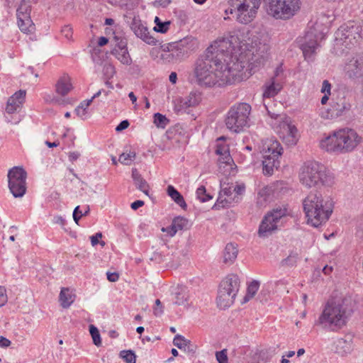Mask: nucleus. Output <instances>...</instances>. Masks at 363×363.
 I'll return each instance as SVG.
<instances>
[{"label":"nucleus","instance_id":"nucleus-1","mask_svg":"<svg viewBox=\"0 0 363 363\" xmlns=\"http://www.w3.org/2000/svg\"><path fill=\"white\" fill-rule=\"evenodd\" d=\"M215 64L213 58L206 54L197 60L195 75L200 85L222 86L234 83L238 78V64L229 67L225 65Z\"/></svg>","mask_w":363,"mask_h":363},{"label":"nucleus","instance_id":"nucleus-2","mask_svg":"<svg viewBox=\"0 0 363 363\" xmlns=\"http://www.w3.org/2000/svg\"><path fill=\"white\" fill-rule=\"evenodd\" d=\"M352 313V299L350 296H333L325 303L314 325L335 331L346 325Z\"/></svg>","mask_w":363,"mask_h":363},{"label":"nucleus","instance_id":"nucleus-3","mask_svg":"<svg viewBox=\"0 0 363 363\" xmlns=\"http://www.w3.org/2000/svg\"><path fill=\"white\" fill-rule=\"evenodd\" d=\"M307 223L318 228L325 223L333 213L334 202L330 196L318 191H311L303 201Z\"/></svg>","mask_w":363,"mask_h":363},{"label":"nucleus","instance_id":"nucleus-4","mask_svg":"<svg viewBox=\"0 0 363 363\" xmlns=\"http://www.w3.org/2000/svg\"><path fill=\"white\" fill-rule=\"evenodd\" d=\"M362 142V138L350 128L334 131L320 142L322 149L328 152L347 153L354 150Z\"/></svg>","mask_w":363,"mask_h":363},{"label":"nucleus","instance_id":"nucleus-5","mask_svg":"<svg viewBox=\"0 0 363 363\" xmlns=\"http://www.w3.org/2000/svg\"><path fill=\"white\" fill-rule=\"evenodd\" d=\"M299 180L307 188L331 186L335 183L333 174L323 164L316 161H307L301 166Z\"/></svg>","mask_w":363,"mask_h":363},{"label":"nucleus","instance_id":"nucleus-6","mask_svg":"<svg viewBox=\"0 0 363 363\" xmlns=\"http://www.w3.org/2000/svg\"><path fill=\"white\" fill-rule=\"evenodd\" d=\"M239 39L238 36L231 35L230 38H223L216 40L206 50V55H211L216 62V65H225L229 67H234V64H238L240 69L238 70V76L240 78V72L244 68V66L238 60L236 56H233V52L235 50V43L236 40Z\"/></svg>","mask_w":363,"mask_h":363},{"label":"nucleus","instance_id":"nucleus-7","mask_svg":"<svg viewBox=\"0 0 363 363\" xmlns=\"http://www.w3.org/2000/svg\"><path fill=\"white\" fill-rule=\"evenodd\" d=\"M363 37V22L349 21L335 32V47L344 52L354 46Z\"/></svg>","mask_w":363,"mask_h":363},{"label":"nucleus","instance_id":"nucleus-8","mask_svg":"<svg viewBox=\"0 0 363 363\" xmlns=\"http://www.w3.org/2000/svg\"><path fill=\"white\" fill-rule=\"evenodd\" d=\"M262 0H228L230 7L225 11L235 14L236 20L243 24H247L255 18Z\"/></svg>","mask_w":363,"mask_h":363},{"label":"nucleus","instance_id":"nucleus-9","mask_svg":"<svg viewBox=\"0 0 363 363\" xmlns=\"http://www.w3.org/2000/svg\"><path fill=\"white\" fill-rule=\"evenodd\" d=\"M251 106L247 103H240L233 106L225 117V125L233 133H240L248 125Z\"/></svg>","mask_w":363,"mask_h":363},{"label":"nucleus","instance_id":"nucleus-10","mask_svg":"<svg viewBox=\"0 0 363 363\" xmlns=\"http://www.w3.org/2000/svg\"><path fill=\"white\" fill-rule=\"evenodd\" d=\"M282 151L283 148L277 140L271 139L264 144L262 149L264 174L272 175L274 169H278Z\"/></svg>","mask_w":363,"mask_h":363},{"label":"nucleus","instance_id":"nucleus-11","mask_svg":"<svg viewBox=\"0 0 363 363\" xmlns=\"http://www.w3.org/2000/svg\"><path fill=\"white\" fill-rule=\"evenodd\" d=\"M240 288V279L236 274H230L220 283L217 304L220 308L230 307L235 301Z\"/></svg>","mask_w":363,"mask_h":363},{"label":"nucleus","instance_id":"nucleus-12","mask_svg":"<svg viewBox=\"0 0 363 363\" xmlns=\"http://www.w3.org/2000/svg\"><path fill=\"white\" fill-rule=\"evenodd\" d=\"M300 0H269V12L277 19H289L300 10Z\"/></svg>","mask_w":363,"mask_h":363},{"label":"nucleus","instance_id":"nucleus-13","mask_svg":"<svg viewBox=\"0 0 363 363\" xmlns=\"http://www.w3.org/2000/svg\"><path fill=\"white\" fill-rule=\"evenodd\" d=\"M264 106L271 118L278 121L279 134L283 141L288 145H295L298 140V130L294 125L291 124V118L285 115L272 113L265 102H264Z\"/></svg>","mask_w":363,"mask_h":363},{"label":"nucleus","instance_id":"nucleus-14","mask_svg":"<svg viewBox=\"0 0 363 363\" xmlns=\"http://www.w3.org/2000/svg\"><path fill=\"white\" fill-rule=\"evenodd\" d=\"M196 40L193 38H186L173 45L172 48L162 52L161 60L165 63H175L183 57L187 56L190 51L196 46Z\"/></svg>","mask_w":363,"mask_h":363},{"label":"nucleus","instance_id":"nucleus-15","mask_svg":"<svg viewBox=\"0 0 363 363\" xmlns=\"http://www.w3.org/2000/svg\"><path fill=\"white\" fill-rule=\"evenodd\" d=\"M26 178L27 173L21 167H13L9 170V188L15 198L22 197L26 194Z\"/></svg>","mask_w":363,"mask_h":363},{"label":"nucleus","instance_id":"nucleus-16","mask_svg":"<svg viewBox=\"0 0 363 363\" xmlns=\"http://www.w3.org/2000/svg\"><path fill=\"white\" fill-rule=\"evenodd\" d=\"M286 208H276L269 212L263 218L258 230L259 237H267L277 228L281 218L286 216Z\"/></svg>","mask_w":363,"mask_h":363},{"label":"nucleus","instance_id":"nucleus-17","mask_svg":"<svg viewBox=\"0 0 363 363\" xmlns=\"http://www.w3.org/2000/svg\"><path fill=\"white\" fill-rule=\"evenodd\" d=\"M249 41L250 38H248L247 40H242L240 41L238 46L241 49L242 47H245L244 49L251 52L252 57L249 60V62L250 65L252 66V68L257 67L264 65L267 58V53L265 45L259 46L258 48H255L252 45L254 42L252 40L250 43Z\"/></svg>","mask_w":363,"mask_h":363},{"label":"nucleus","instance_id":"nucleus-18","mask_svg":"<svg viewBox=\"0 0 363 363\" xmlns=\"http://www.w3.org/2000/svg\"><path fill=\"white\" fill-rule=\"evenodd\" d=\"M344 72L350 79L363 78V53H356L348 58L344 67Z\"/></svg>","mask_w":363,"mask_h":363},{"label":"nucleus","instance_id":"nucleus-19","mask_svg":"<svg viewBox=\"0 0 363 363\" xmlns=\"http://www.w3.org/2000/svg\"><path fill=\"white\" fill-rule=\"evenodd\" d=\"M300 48L303 52L305 59L313 60L315 51L318 48L317 36L313 31L311 30L306 33L301 41Z\"/></svg>","mask_w":363,"mask_h":363},{"label":"nucleus","instance_id":"nucleus-20","mask_svg":"<svg viewBox=\"0 0 363 363\" xmlns=\"http://www.w3.org/2000/svg\"><path fill=\"white\" fill-rule=\"evenodd\" d=\"M130 28L135 35L149 45H155L157 40L150 35L147 28L137 18H133Z\"/></svg>","mask_w":363,"mask_h":363},{"label":"nucleus","instance_id":"nucleus-21","mask_svg":"<svg viewBox=\"0 0 363 363\" xmlns=\"http://www.w3.org/2000/svg\"><path fill=\"white\" fill-rule=\"evenodd\" d=\"M111 54L114 55L123 65H129L131 64L132 60L126 48L125 43L121 42L111 51Z\"/></svg>","mask_w":363,"mask_h":363},{"label":"nucleus","instance_id":"nucleus-22","mask_svg":"<svg viewBox=\"0 0 363 363\" xmlns=\"http://www.w3.org/2000/svg\"><path fill=\"white\" fill-rule=\"evenodd\" d=\"M72 89L71 79L66 74L61 77L55 84L56 92L62 96H66Z\"/></svg>","mask_w":363,"mask_h":363},{"label":"nucleus","instance_id":"nucleus-23","mask_svg":"<svg viewBox=\"0 0 363 363\" xmlns=\"http://www.w3.org/2000/svg\"><path fill=\"white\" fill-rule=\"evenodd\" d=\"M351 340H347L343 338L337 339L334 342V351L341 357L347 356L352 352Z\"/></svg>","mask_w":363,"mask_h":363},{"label":"nucleus","instance_id":"nucleus-24","mask_svg":"<svg viewBox=\"0 0 363 363\" xmlns=\"http://www.w3.org/2000/svg\"><path fill=\"white\" fill-rule=\"evenodd\" d=\"M282 89V84L279 79H271L270 82L266 84L265 89L263 92V99H269L276 96Z\"/></svg>","mask_w":363,"mask_h":363},{"label":"nucleus","instance_id":"nucleus-25","mask_svg":"<svg viewBox=\"0 0 363 363\" xmlns=\"http://www.w3.org/2000/svg\"><path fill=\"white\" fill-rule=\"evenodd\" d=\"M188 220L184 217H177L173 220L170 225L169 229L162 228V231H167L171 236H174L178 230H182L186 228L188 225Z\"/></svg>","mask_w":363,"mask_h":363},{"label":"nucleus","instance_id":"nucleus-26","mask_svg":"<svg viewBox=\"0 0 363 363\" xmlns=\"http://www.w3.org/2000/svg\"><path fill=\"white\" fill-rule=\"evenodd\" d=\"M272 192V188L268 186H264L259 190L257 196V205L259 208H264L270 202Z\"/></svg>","mask_w":363,"mask_h":363},{"label":"nucleus","instance_id":"nucleus-27","mask_svg":"<svg viewBox=\"0 0 363 363\" xmlns=\"http://www.w3.org/2000/svg\"><path fill=\"white\" fill-rule=\"evenodd\" d=\"M132 178L137 189L149 196V185L137 169H132Z\"/></svg>","mask_w":363,"mask_h":363},{"label":"nucleus","instance_id":"nucleus-28","mask_svg":"<svg viewBox=\"0 0 363 363\" xmlns=\"http://www.w3.org/2000/svg\"><path fill=\"white\" fill-rule=\"evenodd\" d=\"M238 250L237 246L233 243L226 245L223 252V262L227 264H232L237 258Z\"/></svg>","mask_w":363,"mask_h":363},{"label":"nucleus","instance_id":"nucleus-29","mask_svg":"<svg viewBox=\"0 0 363 363\" xmlns=\"http://www.w3.org/2000/svg\"><path fill=\"white\" fill-rule=\"evenodd\" d=\"M18 26L20 30L24 33H31L35 30V24L33 23L30 16L24 15L22 17H17Z\"/></svg>","mask_w":363,"mask_h":363},{"label":"nucleus","instance_id":"nucleus-30","mask_svg":"<svg viewBox=\"0 0 363 363\" xmlns=\"http://www.w3.org/2000/svg\"><path fill=\"white\" fill-rule=\"evenodd\" d=\"M168 196L182 208H186V203L183 196L172 185H169L167 189Z\"/></svg>","mask_w":363,"mask_h":363},{"label":"nucleus","instance_id":"nucleus-31","mask_svg":"<svg viewBox=\"0 0 363 363\" xmlns=\"http://www.w3.org/2000/svg\"><path fill=\"white\" fill-rule=\"evenodd\" d=\"M59 301L64 308H67L74 301V296L68 288H62L60 293Z\"/></svg>","mask_w":363,"mask_h":363},{"label":"nucleus","instance_id":"nucleus-32","mask_svg":"<svg viewBox=\"0 0 363 363\" xmlns=\"http://www.w3.org/2000/svg\"><path fill=\"white\" fill-rule=\"evenodd\" d=\"M333 108L337 112V116H341L344 112L350 110L351 104L348 99L343 97L334 104Z\"/></svg>","mask_w":363,"mask_h":363},{"label":"nucleus","instance_id":"nucleus-33","mask_svg":"<svg viewBox=\"0 0 363 363\" xmlns=\"http://www.w3.org/2000/svg\"><path fill=\"white\" fill-rule=\"evenodd\" d=\"M233 186H229L228 188H223L220 192V196L218 199V202L223 203V201H225L227 203H230L231 200L233 199L231 196L233 193Z\"/></svg>","mask_w":363,"mask_h":363},{"label":"nucleus","instance_id":"nucleus-34","mask_svg":"<svg viewBox=\"0 0 363 363\" xmlns=\"http://www.w3.org/2000/svg\"><path fill=\"white\" fill-rule=\"evenodd\" d=\"M201 100V94L198 91H191L186 98L184 104L187 107H192L198 105Z\"/></svg>","mask_w":363,"mask_h":363},{"label":"nucleus","instance_id":"nucleus-35","mask_svg":"<svg viewBox=\"0 0 363 363\" xmlns=\"http://www.w3.org/2000/svg\"><path fill=\"white\" fill-rule=\"evenodd\" d=\"M30 4L29 0H22L20 6L17 9V17H22L24 15L30 16Z\"/></svg>","mask_w":363,"mask_h":363},{"label":"nucleus","instance_id":"nucleus-36","mask_svg":"<svg viewBox=\"0 0 363 363\" xmlns=\"http://www.w3.org/2000/svg\"><path fill=\"white\" fill-rule=\"evenodd\" d=\"M259 281H255V280L252 281L250 284V285L248 286L247 289V294L244 298L245 302L248 301L250 298L254 297V296L256 294L257 291L259 289Z\"/></svg>","mask_w":363,"mask_h":363},{"label":"nucleus","instance_id":"nucleus-37","mask_svg":"<svg viewBox=\"0 0 363 363\" xmlns=\"http://www.w3.org/2000/svg\"><path fill=\"white\" fill-rule=\"evenodd\" d=\"M187 295L184 288H178L174 293L175 301L174 303L176 305H182L187 301Z\"/></svg>","mask_w":363,"mask_h":363},{"label":"nucleus","instance_id":"nucleus-38","mask_svg":"<svg viewBox=\"0 0 363 363\" xmlns=\"http://www.w3.org/2000/svg\"><path fill=\"white\" fill-rule=\"evenodd\" d=\"M136 157V153L135 152L130 151L129 152H123L120 155L118 161L125 165H130L135 160Z\"/></svg>","mask_w":363,"mask_h":363},{"label":"nucleus","instance_id":"nucleus-39","mask_svg":"<svg viewBox=\"0 0 363 363\" xmlns=\"http://www.w3.org/2000/svg\"><path fill=\"white\" fill-rule=\"evenodd\" d=\"M173 344L179 349H186V347H189L191 342L182 335H177L173 340Z\"/></svg>","mask_w":363,"mask_h":363},{"label":"nucleus","instance_id":"nucleus-40","mask_svg":"<svg viewBox=\"0 0 363 363\" xmlns=\"http://www.w3.org/2000/svg\"><path fill=\"white\" fill-rule=\"evenodd\" d=\"M120 357L126 363H135L136 362L135 354L132 350H123V351H121L120 352Z\"/></svg>","mask_w":363,"mask_h":363},{"label":"nucleus","instance_id":"nucleus-41","mask_svg":"<svg viewBox=\"0 0 363 363\" xmlns=\"http://www.w3.org/2000/svg\"><path fill=\"white\" fill-rule=\"evenodd\" d=\"M89 333L93 339V342L96 346H100L101 345V339L100 336V333L96 327L94 325H89Z\"/></svg>","mask_w":363,"mask_h":363},{"label":"nucleus","instance_id":"nucleus-42","mask_svg":"<svg viewBox=\"0 0 363 363\" xmlns=\"http://www.w3.org/2000/svg\"><path fill=\"white\" fill-rule=\"evenodd\" d=\"M298 259V255L297 253H291L286 259L281 262L282 266L294 267L296 264Z\"/></svg>","mask_w":363,"mask_h":363},{"label":"nucleus","instance_id":"nucleus-43","mask_svg":"<svg viewBox=\"0 0 363 363\" xmlns=\"http://www.w3.org/2000/svg\"><path fill=\"white\" fill-rule=\"evenodd\" d=\"M196 196H197V198L201 202H206L212 199V196L210 194L206 193V188L203 186H201L197 189Z\"/></svg>","mask_w":363,"mask_h":363},{"label":"nucleus","instance_id":"nucleus-44","mask_svg":"<svg viewBox=\"0 0 363 363\" xmlns=\"http://www.w3.org/2000/svg\"><path fill=\"white\" fill-rule=\"evenodd\" d=\"M169 120L162 114L160 113H156L154 115V123L155 124L160 128H164Z\"/></svg>","mask_w":363,"mask_h":363},{"label":"nucleus","instance_id":"nucleus-45","mask_svg":"<svg viewBox=\"0 0 363 363\" xmlns=\"http://www.w3.org/2000/svg\"><path fill=\"white\" fill-rule=\"evenodd\" d=\"M22 104L20 103V101H13L11 102L10 99H9L6 107V111L9 113H13L16 111L21 106Z\"/></svg>","mask_w":363,"mask_h":363},{"label":"nucleus","instance_id":"nucleus-46","mask_svg":"<svg viewBox=\"0 0 363 363\" xmlns=\"http://www.w3.org/2000/svg\"><path fill=\"white\" fill-rule=\"evenodd\" d=\"M216 152L217 155L223 156L224 162L229 163L230 160H231L228 150L225 147L218 145Z\"/></svg>","mask_w":363,"mask_h":363},{"label":"nucleus","instance_id":"nucleus-47","mask_svg":"<svg viewBox=\"0 0 363 363\" xmlns=\"http://www.w3.org/2000/svg\"><path fill=\"white\" fill-rule=\"evenodd\" d=\"M103 72L106 78L111 79L116 73L115 67L110 63H106L104 65Z\"/></svg>","mask_w":363,"mask_h":363},{"label":"nucleus","instance_id":"nucleus-48","mask_svg":"<svg viewBox=\"0 0 363 363\" xmlns=\"http://www.w3.org/2000/svg\"><path fill=\"white\" fill-rule=\"evenodd\" d=\"M26 91L24 90H19L18 91H16L13 96H11L9 99H10V101L11 102H13V101H20V103L21 104H23L24 100H25V97H26Z\"/></svg>","mask_w":363,"mask_h":363},{"label":"nucleus","instance_id":"nucleus-49","mask_svg":"<svg viewBox=\"0 0 363 363\" xmlns=\"http://www.w3.org/2000/svg\"><path fill=\"white\" fill-rule=\"evenodd\" d=\"M170 23V21H161L160 24L157 23V26H155L154 30L158 33H165L169 30Z\"/></svg>","mask_w":363,"mask_h":363},{"label":"nucleus","instance_id":"nucleus-50","mask_svg":"<svg viewBox=\"0 0 363 363\" xmlns=\"http://www.w3.org/2000/svg\"><path fill=\"white\" fill-rule=\"evenodd\" d=\"M216 357L218 363H228L227 350L224 349L221 351L216 352Z\"/></svg>","mask_w":363,"mask_h":363},{"label":"nucleus","instance_id":"nucleus-51","mask_svg":"<svg viewBox=\"0 0 363 363\" xmlns=\"http://www.w3.org/2000/svg\"><path fill=\"white\" fill-rule=\"evenodd\" d=\"M321 92L325 94H331V84L328 80H323L321 87Z\"/></svg>","mask_w":363,"mask_h":363},{"label":"nucleus","instance_id":"nucleus-52","mask_svg":"<svg viewBox=\"0 0 363 363\" xmlns=\"http://www.w3.org/2000/svg\"><path fill=\"white\" fill-rule=\"evenodd\" d=\"M172 2V0H155L152 2V5L155 7H162L166 8L167 7L169 4Z\"/></svg>","mask_w":363,"mask_h":363},{"label":"nucleus","instance_id":"nucleus-53","mask_svg":"<svg viewBox=\"0 0 363 363\" xmlns=\"http://www.w3.org/2000/svg\"><path fill=\"white\" fill-rule=\"evenodd\" d=\"M163 313V309L162 306V303L160 299H157L155 301V307L154 308V314L156 316L161 315Z\"/></svg>","mask_w":363,"mask_h":363},{"label":"nucleus","instance_id":"nucleus-54","mask_svg":"<svg viewBox=\"0 0 363 363\" xmlns=\"http://www.w3.org/2000/svg\"><path fill=\"white\" fill-rule=\"evenodd\" d=\"M82 216V213L79 210V206H77V207H75V208L74 209V211H73V219L77 224H78L79 220Z\"/></svg>","mask_w":363,"mask_h":363},{"label":"nucleus","instance_id":"nucleus-55","mask_svg":"<svg viewBox=\"0 0 363 363\" xmlns=\"http://www.w3.org/2000/svg\"><path fill=\"white\" fill-rule=\"evenodd\" d=\"M62 33L65 36L66 38L69 39L72 36V28L69 26H65L62 30Z\"/></svg>","mask_w":363,"mask_h":363},{"label":"nucleus","instance_id":"nucleus-56","mask_svg":"<svg viewBox=\"0 0 363 363\" xmlns=\"http://www.w3.org/2000/svg\"><path fill=\"white\" fill-rule=\"evenodd\" d=\"M129 122L127 120L122 121L116 128L117 132H121L129 126Z\"/></svg>","mask_w":363,"mask_h":363},{"label":"nucleus","instance_id":"nucleus-57","mask_svg":"<svg viewBox=\"0 0 363 363\" xmlns=\"http://www.w3.org/2000/svg\"><path fill=\"white\" fill-rule=\"evenodd\" d=\"M76 114L80 117L82 119L86 118V116L87 114V111L85 110L84 108H82V109L79 108V106H77L74 110Z\"/></svg>","mask_w":363,"mask_h":363},{"label":"nucleus","instance_id":"nucleus-58","mask_svg":"<svg viewBox=\"0 0 363 363\" xmlns=\"http://www.w3.org/2000/svg\"><path fill=\"white\" fill-rule=\"evenodd\" d=\"M102 238V233H97L94 235L91 236V243L93 246L96 245L99 241V239Z\"/></svg>","mask_w":363,"mask_h":363},{"label":"nucleus","instance_id":"nucleus-59","mask_svg":"<svg viewBox=\"0 0 363 363\" xmlns=\"http://www.w3.org/2000/svg\"><path fill=\"white\" fill-rule=\"evenodd\" d=\"M106 274H107L108 280L109 281H111V282L116 281L118 279V278H119V275L116 272H108Z\"/></svg>","mask_w":363,"mask_h":363},{"label":"nucleus","instance_id":"nucleus-60","mask_svg":"<svg viewBox=\"0 0 363 363\" xmlns=\"http://www.w3.org/2000/svg\"><path fill=\"white\" fill-rule=\"evenodd\" d=\"M53 223L55 224H59L62 227H64L66 224L65 220L61 216H55L53 218Z\"/></svg>","mask_w":363,"mask_h":363},{"label":"nucleus","instance_id":"nucleus-61","mask_svg":"<svg viewBox=\"0 0 363 363\" xmlns=\"http://www.w3.org/2000/svg\"><path fill=\"white\" fill-rule=\"evenodd\" d=\"M11 341L7 338L1 336L0 337V347H8L11 345Z\"/></svg>","mask_w":363,"mask_h":363},{"label":"nucleus","instance_id":"nucleus-62","mask_svg":"<svg viewBox=\"0 0 363 363\" xmlns=\"http://www.w3.org/2000/svg\"><path fill=\"white\" fill-rule=\"evenodd\" d=\"M283 73V69L281 66L276 68L274 72V77H273L275 79H279L281 82L282 78H279L280 75Z\"/></svg>","mask_w":363,"mask_h":363},{"label":"nucleus","instance_id":"nucleus-63","mask_svg":"<svg viewBox=\"0 0 363 363\" xmlns=\"http://www.w3.org/2000/svg\"><path fill=\"white\" fill-rule=\"evenodd\" d=\"M144 205V201L141 200H137L134 202H133L130 205L131 208L133 210H137L140 207L143 206Z\"/></svg>","mask_w":363,"mask_h":363},{"label":"nucleus","instance_id":"nucleus-64","mask_svg":"<svg viewBox=\"0 0 363 363\" xmlns=\"http://www.w3.org/2000/svg\"><path fill=\"white\" fill-rule=\"evenodd\" d=\"M233 191L235 192V194H237V196L240 195L242 194V192L244 191L245 189V187L244 186H239V185H235V186H233Z\"/></svg>","mask_w":363,"mask_h":363}]
</instances>
